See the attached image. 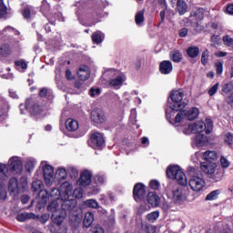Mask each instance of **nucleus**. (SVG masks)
Segmentation results:
<instances>
[{
    "label": "nucleus",
    "instance_id": "obj_1",
    "mask_svg": "<svg viewBox=\"0 0 233 233\" xmlns=\"http://www.w3.org/2000/svg\"><path fill=\"white\" fill-rule=\"evenodd\" d=\"M184 97L185 92H183L182 89L173 90L170 92L169 98L167 100V106H169V109L166 110L167 119H170L174 112H179V110H183V108L187 106V103L183 99Z\"/></svg>",
    "mask_w": 233,
    "mask_h": 233
},
{
    "label": "nucleus",
    "instance_id": "obj_2",
    "mask_svg": "<svg viewBox=\"0 0 233 233\" xmlns=\"http://www.w3.org/2000/svg\"><path fill=\"white\" fill-rule=\"evenodd\" d=\"M47 210L52 213L53 223H63L66 218V210L72 212L74 208L68 209L63 207V200H52L47 205Z\"/></svg>",
    "mask_w": 233,
    "mask_h": 233
},
{
    "label": "nucleus",
    "instance_id": "obj_3",
    "mask_svg": "<svg viewBox=\"0 0 233 233\" xmlns=\"http://www.w3.org/2000/svg\"><path fill=\"white\" fill-rule=\"evenodd\" d=\"M214 128L212 119L207 118L206 122L197 121L193 124L185 126L180 132H183L186 136H190V134H200L201 132H206V134H210Z\"/></svg>",
    "mask_w": 233,
    "mask_h": 233
},
{
    "label": "nucleus",
    "instance_id": "obj_4",
    "mask_svg": "<svg viewBox=\"0 0 233 233\" xmlns=\"http://www.w3.org/2000/svg\"><path fill=\"white\" fill-rule=\"evenodd\" d=\"M74 191V186L68 182L66 181L60 185V192L62 194V200H63V205L64 208H76L77 205V201L75 199H72V194Z\"/></svg>",
    "mask_w": 233,
    "mask_h": 233
},
{
    "label": "nucleus",
    "instance_id": "obj_5",
    "mask_svg": "<svg viewBox=\"0 0 233 233\" xmlns=\"http://www.w3.org/2000/svg\"><path fill=\"white\" fill-rule=\"evenodd\" d=\"M218 165L215 162H201L200 169L204 174L208 175V177L213 179V181H221L223 178V173L216 171Z\"/></svg>",
    "mask_w": 233,
    "mask_h": 233
},
{
    "label": "nucleus",
    "instance_id": "obj_6",
    "mask_svg": "<svg viewBox=\"0 0 233 233\" xmlns=\"http://www.w3.org/2000/svg\"><path fill=\"white\" fill-rule=\"evenodd\" d=\"M167 176L169 179H176L178 185L185 187L187 183V176L179 167L177 166H170L167 169Z\"/></svg>",
    "mask_w": 233,
    "mask_h": 233
},
{
    "label": "nucleus",
    "instance_id": "obj_7",
    "mask_svg": "<svg viewBox=\"0 0 233 233\" xmlns=\"http://www.w3.org/2000/svg\"><path fill=\"white\" fill-rule=\"evenodd\" d=\"M188 185L193 192H201V190L205 188V185H207V183L205 182V177H203L201 173H196L191 176Z\"/></svg>",
    "mask_w": 233,
    "mask_h": 233
},
{
    "label": "nucleus",
    "instance_id": "obj_8",
    "mask_svg": "<svg viewBox=\"0 0 233 233\" xmlns=\"http://www.w3.org/2000/svg\"><path fill=\"white\" fill-rule=\"evenodd\" d=\"M41 166H42L44 179L46 187H52V183H54V167L43 162Z\"/></svg>",
    "mask_w": 233,
    "mask_h": 233
},
{
    "label": "nucleus",
    "instance_id": "obj_9",
    "mask_svg": "<svg viewBox=\"0 0 233 233\" xmlns=\"http://www.w3.org/2000/svg\"><path fill=\"white\" fill-rule=\"evenodd\" d=\"M21 114H25V110L29 111L30 114L35 115L39 114V106L34 102L32 98L27 99L25 101V105L21 104L19 106Z\"/></svg>",
    "mask_w": 233,
    "mask_h": 233
},
{
    "label": "nucleus",
    "instance_id": "obj_10",
    "mask_svg": "<svg viewBox=\"0 0 233 233\" xmlns=\"http://www.w3.org/2000/svg\"><path fill=\"white\" fill-rule=\"evenodd\" d=\"M8 167L11 172L15 174H21L23 172V162L19 157H13L8 161Z\"/></svg>",
    "mask_w": 233,
    "mask_h": 233
},
{
    "label": "nucleus",
    "instance_id": "obj_11",
    "mask_svg": "<svg viewBox=\"0 0 233 233\" xmlns=\"http://www.w3.org/2000/svg\"><path fill=\"white\" fill-rule=\"evenodd\" d=\"M89 145L92 148H100V147H103L105 145V137H103V134L99 132L93 133L91 135Z\"/></svg>",
    "mask_w": 233,
    "mask_h": 233
},
{
    "label": "nucleus",
    "instance_id": "obj_12",
    "mask_svg": "<svg viewBox=\"0 0 233 233\" xmlns=\"http://www.w3.org/2000/svg\"><path fill=\"white\" fill-rule=\"evenodd\" d=\"M91 120L96 125H103L106 121V116L101 109H94L91 112Z\"/></svg>",
    "mask_w": 233,
    "mask_h": 233
},
{
    "label": "nucleus",
    "instance_id": "obj_13",
    "mask_svg": "<svg viewBox=\"0 0 233 233\" xmlns=\"http://www.w3.org/2000/svg\"><path fill=\"white\" fill-rule=\"evenodd\" d=\"M145 194H147V191L145 190V185L141 183L136 184L133 189L135 201H141V199H145Z\"/></svg>",
    "mask_w": 233,
    "mask_h": 233
},
{
    "label": "nucleus",
    "instance_id": "obj_14",
    "mask_svg": "<svg viewBox=\"0 0 233 233\" xmlns=\"http://www.w3.org/2000/svg\"><path fill=\"white\" fill-rule=\"evenodd\" d=\"M92 183V172L90 170H84L80 174V177L78 179L79 187H88Z\"/></svg>",
    "mask_w": 233,
    "mask_h": 233
},
{
    "label": "nucleus",
    "instance_id": "obj_15",
    "mask_svg": "<svg viewBox=\"0 0 233 233\" xmlns=\"http://www.w3.org/2000/svg\"><path fill=\"white\" fill-rule=\"evenodd\" d=\"M174 114H176V111H174L173 114H171V117L170 118H167V121H169V123H171V125H174V127H178L180 123H185V121H187V116L185 115V111H180L178 112L175 118L174 117Z\"/></svg>",
    "mask_w": 233,
    "mask_h": 233
},
{
    "label": "nucleus",
    "instance_id": "obj_16",
    "mask_svg": "<svg viewBox=\"0 0 233 233\" xmlns=\"http://www.w3.org/2000/svg\"><path fill=\"white\" fill-rule=\"evenodd\" d=\"M94 181L96 185H93L91 194L96 195L98 192L101 191V188H99V187H101V185H105V177L103 175H96L94 177Z\"/></svg>",
    "mask_w": 233,
    "mask_h": 233
},
{
    "label": "nucleus",
    "instance_id": "obj_17",
    "mask_svg": "<svg viewBox=\"0 0 233 233\" xmlns=\"http://www.w3.org/2000/svg\"><path fill=\"white\" fill-rule=\"evenodd\" d=\"M77 77L80 81H86L90 78V67L81 66L77 71Z\"/></svg>",
    "mask_w": 233,
    "mask_h": 233
},
{
    "label": "nucleus",
    "instance_id": "obj_18",
    "mask_svg": "<svg viewBox=\"0 0 233 233\" xmlns=\"http://www.w3.org/2000/svg\"><path fill=\"white\" fill-rule=\"evenodd\" d=\"M125 81H127V76H125L123 74H119L115 78L110 80L109 85L110 86H113V88H119L123 86Z\"/></svg>",
    "mask_w": 233,
    "mask_h": 233
},
{
    "label": "nucleus",
    "instance_id": "obj_19",
    "mask_svg": "<svg viewBox=\"0 0 233 233\" xmlns=\"http://www.w3.org/2000/svg\"><path fill=\"white\" fill-rule=\"evenodd\" d=\"M185 200V195L183 194V189L181 187H177L173 190V201L177 205H181Z\"/></svg>",
    "mask_w": 233,
    "mask_h": 233
},
{
    "label": "nucleus",
    "instance_id": "obj_20",
    "mask_svg": "<svg viewBox=\"0 0 233 233\" xmlns=\"http://www.w3.org/2000/svg\"><path fill=\"white\" fill-rule=\"evenodd\" d=\"M147 203L151 205V207H159V203H161V198L156 192H149L147 194Z\"/></svg>",
    "mask_w": 233,
    "mask_h": 233
},
{
    "label": "nucleus",
    "instance_id": "obj_21",
    "mask_svg": "<svg viewBox=\"0 0 233 233\" xmlns=\"http://www.w3.org/2000/svg\"><path fill=\"white\" fill-rule=\"evenodd\" d=\"M12 170H10V167H8L5 164L0 163V178L2 181H6L8 177H10V173Z\"/></svg>",
    "mask_w": 233,
    "mask_h": 233
},
{
    "label": "nucleus",
    "instance_id": "obj_22",
    "mask_svg": "<svg viewBox=\"0 0 233 233\" xmlns=\"http://www.w3.org/2000/svg\"><path fill=\"white\" fill-rule=\"evenodd\" d=\"M172 62L168 60H164L159 65V70L162 74L167 75L170 74L173 70Z\"/></svg>",
    "mask_w": 233,
    "mask_h": 233
},
{
    "label": "nucleus",
    "instance_id": "obj_23",
    "mask_svg": "<svg viewBox=\"0 0 233 233\" xmlns=\"http://www.w3.org/2000/svg\"><path fill=\"white\" fill-rule=\"evenodd\" d=\"M8 188L11 191V194H14V196H17L19 194V182H17V178L12 177L9 180Z\"/></svg>",
    "mask_w": 233,
    "mask_h": 233
},
{
    "label": "nucleus",
    "instance_id": "obj_24",
    "mask_svg": "<svg viewBox=\"0 0 233 233\" xmlns=\"http://www.w3.org/2000/svg\"><path fill=\"white\" fill-rule=\"evenodd\" d=\"M195 145L198 148H201L203 147H207V145H208V138L205 135L198 134L195 137Z\"/></svg>",
    "mask_w": 233,
    "mask_h": 233
},
{
    "label": "nucleus",
    "instance_id": "obj_25",
    "mask_svg": "<svg viewBox=\"0 0 233 233\" xmlns=\"http://www.w3.org/2000/svg\"><path fill=\"white\" fill-rule=\"evenodd\" d=\"M184 114L187 121H194V119H197L198 116H199V109L191 107L187 111H184Z\"/></svg>",
    "mask_w": 233,
    "mask_h": 233
},
{
    "label": "nucleus",
    "instance_id": "obj_26",
    "mask_svg": "<svg viewBox=\"0 0 233 233\" xmlns=\"http://www.w3.org/2000/svg\"><path fill=\"white\" fill-rule=\"evenodd\" d=\"M66 128L69 132H76V130H77V128H79V122H77V120H76L74 118H68L66 121Z\"/></svg>",
    "mask_w": 233,
    "mask_h": 233
},
{
    "label": "nucleus",
    "instance_id": "obj_27",
    "mask_svg": "<svg viewBox=\"0 0 233 233\" xmlns=\"http://www.w3.org/2000/svg\"><path fill=\"white\" fill-rule=\"evenodd\" d=\"M36 218H39V217L34 213L24 212V213H19L16 217V219L17 221H20L23 223L28 219H35Z\"/></svg>",
    "mask_w": 233,
    "mask_h": 233
},
{
    "label": "nucleus",
    "instance_id": "obj_28",
    "mask_svg": "<svg viewBox=\"0 0 233 233\" xmlns=\"http://www.w3.org/2000/svg\"><path fill=\"white\" fill-rule=\"evenodd\" d=\"M177 10L179 15H185L188 12V5L185 0H177Z\"/></svg>",
    "mask_w": 233,
    "mask_h": 233
},
{
    "label": "nucleus",
    "instance_id": "obj_29",
    "mask_svg": "<svg viewBox=\"0 0 233 233\" xmlns=\"http://www.w3.org/2000/svg\"><path fill=\"white\" fill-rule=\"evenodd\" d=\"M49 197L52 200L63 201V195L61 193V189L57 187L51 188Z\"/></svg>",
    "mask_w": 233,
    "mask_h": 233
},
{
    "label": "nucleus",
    "instance_id": "obj_30",
    "mask_svg": "<svg viewBox=\"0 0 233 233\" xmlns=\"http://www.w3.org/2000/svg\"><path fill=\"white\" fill-rule=\"evenodd\" d=\"M203 157L206 163H214V161L218 159V153H216V151H206L203 154Z\"/></svg>",
    "mask_w": 233,
    "mask_h": 233
},
{
    "label": "nucleus",
    "instance_id": "obj_31",
    "mask_svg": "<svg viewBox=\"0 0 233 233\" xmlns=\"http://www.w3.org/2000/svg\"><path fill=\"white\" fill-rule=\"evenodd\" d=\"M68 177V173L66 172V169L65 167H59L56 171L55 177L57 179V181H63L64 179H66Z\"/></svg>",
    "mask_w": 233,
    "mask_h": 233
},
{
    "label": "nucleus",
    "instance_id": "obj_32",
    "mask_svg": "<svg viewBox=\"0 0 233 233\" xmlns=\"http://www.w3.org/2000/svg\"><path fill=\"white\" fill-rule=\"evenodd\" d=\"M186 52L188 57H191V59H195V57H198V56H199V47L196 46H190L187 47Z\"/></svg>",
    "mask_w": 233,
    "mask_h": 233
},
{
    "label": "nucleus",
    "instance_id": "obj_33",
    "mask_svg": "<svg viewBox=\"0 0 233 233\" xmlns=\"http://www.w3.org/2000/svg\"><path fill=\"white\" fill-rule=\"evenodd\" d=\"M83 223L86 228H90V227H92V223H94V213L92 212L86 213Z\"/></svg>",
    "mask_w": 233,
    "mask_h": 233
},
{
    "label": "nucleus",
    "instance_id": "obj_34",
    "mask_svg": "<svg viewBox=\"0 0 233 233\" xmlns=\"http://www.w3.org/2000/svg\"><path fill=\"white\" fill-rule=\"evenodd\" d=\"M205 15V9L198 8L191 12L190 17H194L196 21H201Z\"/></svg>",
    "mask_w": 233,
    "mask_h": 233
},
{
    "label": "nucleus",
    "instance_id": "obj_35",
    "mask_svg": "<svg viewBox=\"0 0 233 233\" xmlns=\"http://www.w3.org/2000/svg\"><path fill=\"white\" fill-rule=\"evenodd\" d=\"M104 39H105V35L101 31H96L92 35V41L96 45H99L103 43Z\"/></svg>",
    "mask_w": 233,
    "mask_h": 233
},
{
    "label": "nucleus",
    "instance_id": "obj_36",
    "mask_svg": "<svg viewBox=\"0 0 233 233\" xmlns=\"http://www.w3.org/2000/svg\"><path fill=\"white\" fill-rule=\"evenodd\" d=\"M39 96L40 97H46L49 101H51V99H54V93L52 92V90L46 87H44L40 90Z\"/></svg>",
    "mask_w": 233,
    "mask_h": 233
},
{
    "label": "nucleus",
    "instance_id": "obj_37",
    "mask_svg": "<svg viewBox=\"0 0 233 233\" xmlns=\"http://www.w3.org/2000/svg\"><path fill=\"white\" fill-rule=\"evenodd\" d=\"M135 21L138 26L145 23V9L140 10L136 14Z\"/></svg>",
    "mask_w": 233,
    "mask_h": 233
},
{
    "label": "nucleus",
    "instance_id": "obj_38",
    "mask_svg": "<svg viewBox=\"0 0 233 233\" xmlns=\"http://www.w3.org/2000/svg\"><path fill=\"white\" fill-rule=\"evenodd\" d=\"M43 181L41 180H35L32 183L31 190L32 192H41L43 190Z\"/></svg>",
    "mask_w": 233,
    "mask_h": 233
},
{
    "label": "nucleus",
    "instance_id": "obj_39",
    "mask_svg": "<svg viewBox=\"0 0 233 233\" xmlns=\"http://www.w3.org/2000/svg\"><path fill=\"white\" fill-rule=\"evenodd\" d=\"M141 229L144 233H156V226H152L147 223H141Z\"/></svg>",
    "mask_w": 233,
    "mask_h": 233
},
{
    "label": "nucleus",
    "instance_id": "obj_40",
    "mask_svg": "<svg viewBox=\"0 0 233 233\" xmlns=\"http://www.w3.org/2000/svg\"><path fill=\"white\" fill-rule=\"evenodd\" d=\"M170 57L174 63H179L181 59H183V54H181V52L178 50H175L170 53Z\"/></svg>",
    "mask_w": 233,
    "mask_h": 233
},
{
    "label": "nucleus",
    "instance_id": "obj_41",
    "mask_svg": "<svg viewBox=\"0 0 233 233\" xmlns=\"http://www.w3.org/2000/svg\"><path fill=\"white\" fill-rule=\"evenodd\" d=\"M210 57V52H208V49H206L202 52L201 54V65H203V66H207V65H208V59Z\"/></svg>",
    "mask_w": 233,
    "mask_h": 233
},
{
    "label": "nucleus",
    "instance_id": "obj_42",
    "mask_svg": "<svg viewBox=\"0 0 233 233\" xmlns=\"http://www.w3.org/2000/svg\"><path fill=\"white\" fill-rule=\"evenodd\" d=\"M51 232L53 233H66V227L61 226V223H56L55 228H51Z\"/></svg>",
    "mask_w": 233,
    "mask_h": 233
},
{
    "label": "nucleus",
    "instance_id": "obj_43",
    "mask_svg": "<svg viewBox=\"0 0 233 233\" xmlns=\"http://www.w3.org/2000/svg\"><path fill=\"white\" fill-rule=\"evenodd\" d=\"M10 54H12V49L9 45L5 44L0 47V56H10Z\"/></svg>",
    "mask_w": 233,
    "mask_h": 233
},
{
    "label": "nucleus",
    "instance_id": "obj_44",
    "mask_svg": "<svg viewBox=\"0 0 233 233\" xmlns=\"http://www.w3.org/2000/svg\"><path fill=\"white\" fill-rule=\"evenodd\" d=\"M6 14H8V8L5 5V0H0V19L6 17Z\"/></svg>",
    "mask_w": 233,
    "mask_h": 233
},
{
    "label": "nucleus",
    "instance_id": "obj_45",
    "mask_svg": "<svg viewBox=\"0 0 233 233\" xmlns=\"http://www.w3.org/2000/svg\"><path fill=\"white\" fill-rule=\"evenodd\" d=\"M38 196L41 198L43 205L46 204L49 196L48 191L42 189L41 191H38Z\"/></svg>",
    "mask_w": 233,
    "mask_h": 233
},
{
    "label": "nucleus",
    "instance_id": "obj_46",
    "mask_svg": "<svg viewBox=\"0 0 233 233\" xmlns=\"http://www.w3.org/2000/svg\"><path fill=\"white\" fill-rule=\"evenodd\" d=\"M86 207H88L89 208H99V203L94 199H88L85 201Z\"/></svg>",
    "mask_w": 233,
    "mask_h": 233
},
{
    "label": "nucleus",
    "instance_id": "obj_47",
    "mask_svg": "<svg viewBox=\"0 0 233 233\" xmlns=\"http://www.w3.org/2000/svg\"><path fill=\"white\" fill-rule=\"evenodd\" d=\"M218 196H219V190H214L211 191L208 196L206 197L207 201H214V199L218 198Z\"/></svg>",
    "mask_w": 233,
    "mask_h": 233
},
{
    "label": "nucleus",
    "instance_id": "obj_48",
    "mask_svg": "<svg viewBox=\"0 0 233 233\" xmlns=\"http://www.w3.org/2000/svg\"><path fill=\"white\" fill-rule=\"evenodd\" d=\"M157 218H159V211H153L147 215V219L151 223H154V221H157Z\"/></svg>",
    "mask_w": 233,
    "mask_h": 233
},
{
    "label": "nucleus",
    "instance_id": "obj_49",
    "mask_svg": "<svg viewBox=\"0 0 233 233\" xmlns=\"http://www.w3.org/2000/svg\"><path fill=\"white\" fill-rule=\"evenodd\" d=\"M84 193L85 191L83 190V188L77 187L75 190H73L72 196H74V198H76V199H81V198H83Z\"/></svg>",
    "mask_w": 233,
    "mask_h": 233
},
{
    "label": "nucleus",
    "instance_id": "obj_50",
    "mask_svg": "<svg viewBox=\"0 0 233 233\" xmlns=\"http://www.w3.org/2000/svg\"><path fill=\"white\" fill-rule=\"evenodd\" d=\"M223 60H218L216 63H215V66H216V69H217V74L218 76H221L223 74Z\"/></svg>",
    "mask_w": 233,
    "mask_h": 233
},
{
    "label": "nucleus",
    "instance_id": "obj_51",
    "mask_svg": "<svg viewBox=\"0 0 233 233\" xmlns=\"http://www.w3.org/2000/svg\"><path fill=\"white\" fill-rule=\"evenodd\" d=\"M35 168V160L32 159V160H28L27 163L25 164V170H27V172H32V170H34Z\"/></svg>",
    "mask_w": 233,
    "mask_h": 233
},
{
    "label": "nucleus",
    "instance_id": "obj_52",
    "mask_svg": "<svg viewBox=\"0 0 233 233\" xmlns=\"http://www.w3.org/2000/svg\"><path fill=\"white\" fill-rule=\"evenodd\" d=\"M219 88V83L215 84L213 86H211L208 91V94L210 97H212V96H214L218 90Z\"/></svg>",
    "mask_w": 233,
    "mask_h": 233
},
{
    "label": "nucleus",
    "instance_id": "obj_53",
    "mask_svg": "<svg viewBox=\"0 0 233 233\" xmlns=\"http://www.w3.org/2000/svg\"><path fill=\"white\" fill-rule=\"evenodd\" d=\"M19 190H25L28 187V181L26 180V177H22L20 179V183L18 184Z\"/></svg>",
    "mask_w": 233,
    "mask_h": 233
},
{
    "label": "nucleus",
    "instance_id": "obj_54",
    "mask_svg": "<svg viewBox=\"0 0 233 233\" xmlns=\"http://www.w3.org/2000/svg\"><path fill=\"white\" fill-rule=\"evenodd\" d=\"M223 42L226 46L233 47V38L230 35H226L223 37Z\"/></svg>",
    "mask_w": 233,
    "mask_h": 233
},
{
    "label": "nucleus",
    "instance_id": "obj_55",
    "mask_svg": "<svg viewBox=\"0 0 233 233\" xmlns=\"http://www.w3.org/2000/svg\"><path fill=\"white\" fill-rule=\"evenodd\" d=\"M232 90H233V83L232 82L225 84L222 86V92H225L226 94H228V92H232Z\"/></svg>",
    "mask_w": 233,
    "mask_h": 233
},
{
    "label": "nucleus",
    "instance_id": "obj_56",
    "mask_svg": "<svg viewBox=\"0 0 233 233\" xmlns=\"http://www.w3.org/2000/svg\"><path fill=\"white\" fill-rule=\"evenodd\" d=\"M211 43H213V46H218V45H219V43H221V37L218 35H213L211 36Z\"/></svg>",
    "mask_w": 233,
    "mask_h": 233
},
{
    "label": "nucleus",
    "instance_id": "obj_57",
    "mask_svg": "<svg viewBox=\"0 0 233 233\" xmlns=\"http://www.w3.org/2000/svg\"><path fill=\"white\" fill-rule=\"evenodd\" d=\"M225 143H227V145H229V147H232V143H233V134L232 133H227L225 135Z\"/></svg>",
    "mask_w": 233,
    "mask_h": 233
},
{
    "label": "nucleus",
    "instance_id": "obj_58",
    "mask_svg": "<svg viewBox=\"0 0 233 233\" xmlns=\"http://www.w3.org/2000/svg\"><path fill=\"white\" fill-rule=\"evenodd\" d=\"M15 66H20L23 70L28 68V65L24 60H18L15 62Z\"/></svg>",
    "mask_w": 233,
    "mask_h": 233
},
{
    "label": "nucleus",
    "instance_id": "obj_59",
    "mask_svg": "<svg viewBox=\"0 0 233 233\" xmlns=\"http://www.w3.org/2000/svg\"><path fill=\"white\" fill-rule=\"evenodd\" d=\"M220 165L222 168H228V167H230V162L225 157H221Z\"/></svg>",
    "mask_w": 233,
    "mask_h": 233
},
{
    "label": "nucleus",
    "instance_id": "obj_60",
    "mask_svg": "<svg viewBox=\"0 0 233 233\" xmlns=\"http://www.w3.org/2000/svg\"><path fill=\"white\" fill-rule=\"evenodd\" d=\"M23 15L25 19H30V17H32V10L30 9V7H26L25 9H24Z\"/></svg>",
    "mask_w": 233,
    "mask_h": 233
},
{
    "label": "nucleus",
    "instance_id": "obj_61",
    "mask_svg": "<svg viewBox=\"0 0 233 233\" xmlns=\"http://www.w3.org/2000/svg\"><path fill=\"white\" fill-rule=\"evenodd\" d=\"M89 94H90L91 97H96V96H99V94H101V89L91 88L89 91Z\"/></svg>",
    "mask_w": 233,
    "mask_h": 233
},
{
    "label": "nucleus",
    "instance_id": "obj_62",
    "mask_svg": "<svg viewBox=\"0 0 233 233\" xmlns=\"http://www.w3.org/2000/svg\"><path fill=\"white\" fill-rule=\"evenodd\" d=\"M149 187L153 190H157V188H159V182H157V180H151L149 183Z\"/></svg>",
    "mask_w": 233,
    "mask_h": 233
},
{
    "label": "nucleus",
    "instance_id": "obj_63",
    "mask_svg": "<svg viewBox=\"0 0 233 233\" xmlns=\"http://www.w3.org/2000/svg\"><path fill=\"white\" fill-rule=\"evenodd\" d=\"M0 199H6V188L0 186Z\"/></svg>",
    "mask_w": 233,
    "mask_h": 233
},
{
    "label": "nucleus",
    "instance_id": "obj_64",
    "mask_svg": "<svg viewBox=\"0 0 233 233\" xmlns=\"http://www.w3.org/2000/svg\"><path fill=\"white\" fill-rule=\"evenodd\" d=\"M225 102L228 105H233V93L229 94L226 98H225Z\"/></svg>",
    "mask_w": 233,
    "mask_h": 233
}]
</instances>
